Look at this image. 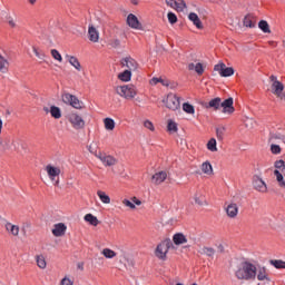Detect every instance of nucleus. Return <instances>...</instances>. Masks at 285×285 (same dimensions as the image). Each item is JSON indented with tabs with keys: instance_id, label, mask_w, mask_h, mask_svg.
<instances>
[{
	"instance_id": "obj_1",
	"label": "nucleus",
	"mask_w": 285,
	"mask_h": 285,
	"mask_svg": "<svg viewBox=\"0 0 285 285\" xmlns=\"http://www.w3.org/2000/svg\"><path fill=\"white\" fill-rule=\"evenodd\" d=\"M235 277L244 282H255L257 279V265L248 261L240 263L235 272Z\"/></svg>"
},
{
	"instance_id": "obj_2",
	"label": "nucleus",
	"mask_w": 285,
	"mask_h": 285,
	"mask_svg": "<svg viewBox=\"0 0 285 285\" xmlns=\"http://www.w3.org/2000/svg\"><path fill=\"white\" fill-rule=\"evenodd\" d=\"M233 104V98H227L222 101V98L217 97L209 100L208 104H205V108H212L213 110H219V108H223L224 115H233V112H235Z\"/></svg>"
},
{
	"instance_id": "obj_3",
	"label": "nucleus",
	"mask_w": 285,
	"mask_h": 285,
	"mask_svg": "<svg viewBox=\"0 0 285 285\" xmlns=\"http://www.w3.org/2000/svg\"><path fill=\"white\" fill-rule=\"evenodd\" d=\"M116 92L119 97H122V99H135V97H137V87H135V85L118 86L116 87Z\"/></svg>"
},
{
	"instance_id": "obj_4",
	"label": "nucleus",
	"mask_w": 285,
	"mask_h": 285,
	"mask_svg": "<svg viewBox=\"0 0 285 285\" xmlns=\"http://www.w3.org/2000/svg\"><path fill=\"white\" fill-rule=\"evenodd\" d=\"M269 80L272 81V85H271L272 95H275V97H277V99H281V101H285L284 83L277 80V77L275 76H271Z\"/></svg>"
},
{
	"instance_id": "obj_5",
	"label": "nucleus",
	"mask_w": 285,
	"mask_h": 285,
	"mask_svg": "<svg viewBox=\"0 0 285 285\" xmlns=\"http://www.w3.org/2000/svg\"><path fill=\"white\" fill-rule=\"evenodd\" d=\"M170 246H173V240H163L160 244L157 245L155 249V255L157 259L161 262H166L168 259V250H170Z\"/></svg>"
},
{
	"instance_id": "obj_6",
	"label": "nucleus",
	"mask_w": 285,
	"mask_h": 285,
	"mask_svg": "<svg viewBox=\"0 0 285 285\" xmlns=\"http://www.w3.org/2000/svg\"><path fill=\"white\" fill-rule=\"evenodd\" d=\"M94 155L97 159H99V161H101L105 168H112V166H117V164H119V160L115 156L108 155L104 151H95Z\"/></svg>"
},
{
	"instance_id": "obj_7",
	"label": "nucleus",
	"mask_w": 285,
	"mask_h": 285,
	"mask_svg": "<svg viewBox=\"0 0 285 285\" xmlns=\"http://www.w3.org/2000/svg\"><path fill=\"white\" fill-rule=\"evenodd\" d=\"M63 104L67 106H71V108H76V110H81L83 108V102L77 98V96L65 92L61 96Z\"/></svg>"
},
{
	"instance_id": "obj_8",
	"label": "nucleus",
	"mask_w": 285,
	"mask_h": 285,
	"mask_svg": "<svg viewBox=\"0 0 285 285\" xmlns=\"http://www.w3.org/2000/svg\"><path fill=\"white\" fill-rule=\"evenodd\" d=\"M163 104L168 110H179L181 108V104L179 102V97L175 94H168L164 99Z\"/></svg>"
},
{
	"instance_id": "obj_9",
	"label": "nucleus",
	"mask_w": 285,
	"mask_h": 285,
	"mask_svg": "<svg viewBox=\"0 0 285 285\" xmlns=\"http://www.w3.org/2000/svg\"><path fill=\"white\" fill-rule=\"evenodd\" d=\"M68 121L75 130H83L86 128V120H83V117L77 112L69 114Z\"/></svg>"
},
{
	"instance_id": "obj_10",
	"label": "nucleus",
	"mask_w": 285,
	"mask_h": 285,
	"mask_svg": "<svg viewBox=\"0 0 285 285\" xmlns=\"http://www.w3.org/2000/svg\"><path fill=\"white\" fill-rule=\"evenodd\" d=\"M120 66L129 72H137L139 63L132 57H125L120 60Z\"/></svg>"
},
{
	"instance_id": "obj_11",
	"label": "nucleus",
	"mask_w": 285,
	"mask_h": 285,
	"mask_svg": "<svg viewBox=\"0 0 285 285\" xmlns=\"http://www.w3.org/2000/svg\"><path fill=\"white\" fill-rule=\"evenodd\" d=\"M49 179L56 181L55 186H59V176L61 175V168L55 167L52 165H47L45 168Z\"/></svg>"
},
{
	"instance_id": "obj_12",
	"label": "nucleus",
	"mask_w": 285,
	"mask_h": 285,
	"mask_svg": "<svg viewBox=\"0 0 285 285\" xmlns=\"http://www.w3.org/2000/svg\"><path fill=\"white\" fill-rule=\"evenodd\" d=\"M165 2L168 8H171V10H175L176 12H184L187 8L186 1L184 0H165Z\"/></svg>"
},
{
	"instance_id": "obj_13",
	"label": "nucleus",
	"mask_w": 285,
	"mask_h": 285,
	"mask_svg": "<svg viewBox=\"0 0 285 285\" xmlns=\"http://www.w3.org/2000/svg\"><path fill=\"white\" fill-rule=\"evenodd\" d=\"M127 26L129 28H132V30H142L144 27L141 26V22L139 21V18L135 16L134 13H129L127 16Z\"/></svg>"
},
{
	"instance_id": "obj_14",
	"label": "nucleus",
	"mask_w": 285,
	"mask_h": 285,
	"mask_svg": "<svg viewBox=\"0 0 285 285\" xmlns=\"http://www.w3.org/2000/svg\"><path fill=\"white\" fill-rule=\"evenodd\" d=\"M225 212L229 219H236L237 215H239V206L236 203H229L225 206Z\"/></svg>"
},
{
	"instance_id": "obj_15",
	"label": "nucleus",
	"mask_w": 285,
	"mask_h": 285,
	"mask_svg": "<svg viewBox=\"0 0 285 285\" xmlns=\"http://www.w3.org/2000/svg\"><path fill=\"white\" fill-rule=\"evenodd\" d=\"M256 278L258 282H271V275L265 266H256Z\"/></svg>"
},
{
	"instance_id": "obj_16",
	"label": "nucleus",
	"mask_w": 285,
	"mask_h": 285,
	"mask_svg": "<svg viewBox=\"0 0 285 285\" xmlns=\"http://www.w3.org/2000/svg\"><path fill=\"white\" fill-rule=\"evenodd\" d=\"M253 187L258 191V193H268V186L266 183L259 178L258 176H254L253 178Z\"/></svg>"
},
{
	"instance_id": "obj_17",
	"label": "nucleus",
	"mask_w": 285,
	"mask_h": 285,
	"mask_svg": "<svg viewBox=\"0 0 285 285\" xmlns=\"http://www.w3.org/2000/svg\"><path fill=\"white\" fill-rule=\"evenodd\" d=\"M66 230H68V226L63 223H58L53 225L51 233L53 237H63V235H66Z\"/></svg>"
},
{
	"instance_id": "obj_18",
	"label": "nucleus",
	"mask_w": 285,
	"mask_h": 285,
	"mask_svg": "<svg viewBox=\"0 0 285 285\" xmlns=\"http://www.w3.org/2000/svg\"><path fill=\"white\" fill-rule=\"evenodd\" d=\"M166 179H168V173L164 170L154 174L151 177V181L156 186H160V184H164Z\"/></svg>"
},
{
	"instance_id": "obj_19",
	"label": "nucleus",
	"mask_w": 285,
	"mask_h": 285,
	"mask_svg": "<svg viewBox=\"0 0 285 285\" xmlns=\"http://www.w3.org/2000/svg\"><path fill=\"white\" fill-rule=\"evenodd\" d=\"M4 228L8 235H11L12 237H19V233H20L19 225H14L10 222H7L4 224Z\"/></svg>"
},
{
	"instance_id": "obj_20",
	"label": "nucleus",
	"mask_w": 285,
	"mask_h": 285,
	"mask_svg": "<svg viewBox=\"0 0 285 285\" xmlns=\"http://www.w3.org/2000/svg\"><path fill=\"white\" fill-rule=\"evenodd\" d=\"M122 204L126 206V208H130V210H135L137 206H141V202L136 196L131 197V200L124 198Z\"/></svg>"
},
{
	"instance_id": "obj_21",
	"label": "nucleus",
	"mask_w": 285,
	"mask_h": 285,
	"mask_svg": "<svg viewBox=\"0 0 285 285\" xmlns=\"http://www.w3.org/2000/svg\"><path fill=\"white\" fill-rule=\"evenodd\" d=\"M65 59H67L68 63L75 68L78 72H81V62H79V58L76 56L66 55Z\"/></svg>"
},
{
	"instance_id": "obj_22",
	"label": "nucleus",
	"mask_w": 285,
	"mask_h": 285,
	"mask_svg": "<svg viewBox=\"0 0 285 285\" xmlns=\"http://www.w3.org/2000/svg\"><path fill=\"white\" fill-rule=\"evenodd\" d=\"M43 111L48 115L50 112L53 119H61V108L52 105L50 108L43 107Z\"/></svg>"
},
{
	"instance_id": "obj_23",
	"label": "nucleus",
	"mask_w": 285,
	"mask_h": 285,
	"mask_svg": "<svg viewBox=\"0 0 285 285\" xmlns=\"http://www.w3.org/2000/svg\"><path fill=\"white\" fill-rule=\"evenodd\" d=\"M173 242L175 246H181L184 244H188V237L184 235V233H176L173 236Z\"/></svg>"
},
{
	"instance_id": "obj_24",
	"label": "nucleus",
	"mask_w": 285,
	"mask_h": 285,
	"mask_svg": "<svg viewBox=\"0 0 285 285\" xmlns=\"http://www.w3.org/2000/svg\"><path fill=\"white\" fill-rule=\"evenodd\" d=\"M200 170H202L203 175H207V177H213L215 175V171L213 169V165L208 160L204 161L200 165Z\"/></svg>"
},
{
	"instance_id": "obj_25",
	"label": "nucleus",
	"mask_w": 285,
	"mask_h": 285,
	"mask_svg": "<svg viewBox=\"0 0 285 285\" xmlns=\"http://www.w3.org/2000/svg\"><path fill=\"white\" fill-rule=\"evenodd\" d=\"M243 26H245V28H255V26H257V18L254 14L245 16Z\"/></svg>"
},
{
	"instance_id": "obj_26",
	"label": "nucleus",
	"mask_w": 285,
	"mask_h": 285,
	"mask_svg": "<svg viewBox=\"0 0 285 285\" xmlns=\"http://www.w3.org/2000/svg\"><path fill=\"white\" fill-rule=\"evenodd\" d=\"M188 19L189 21H191L194 23V26L198 29V30H204V23H202V20L199 19V16H197V13L195 12H190L188 14Z\"/></svg>"
},
{
	"instance_id": "obj_27",
	"label": "nucleus",
	"mask_w": 285,
	"mask_h": 285,
	"mask_svg": "<svg viewBox=\"0 0 285 285\" xmlns=\"http://www.w3.org/2000/svg\"><path fill=\"white\" fill-rule=\"evenodd\" d=\"M88 37L89 41H92V43L99 42V31L94 26H90L88 29Z\"/></svg>"
},
{
	"instance_id": "obj_28",
	"label": "nucleus",
	"mask_w": 285,
	"mask_h": 285,
	"mask_svg": "<svg viewBox=\"0 0 285 285\" xmlns=\"http://www.w3.org/2000/svg\"><path fill=\"white\" fill-rule=\"evenodd\" d=\"M104 126L108 132H112V130H115V126H117V124L115 122V119H112V118H105Z\"/></svg>"
},
{
	"instance_id": "obj_29",
	"label": "nucleus",
	"mask_w": 285,
	"mask_h": 285,
	"mask_svg": "<svg viewBox=\"0 0 285 285\" xmlns=\"http://www.w3.org/2000/svg\"><path fill=\"white\" fill-rule=\"evenodd\" d=\"M36 263H37L38 268H41V271H46L48 263L46 262L45 255H37Z\"/></svg>"
},
{
	"instance_id": "obj_30",
	"label": "nucleus",
	"mask_w": 285,
	"mask_h": 285,
	"mask_svg": "<svg viewBox=\"0 0 285 285\" xmlns=\"http://www.w3.org/2000/svg\"><path fill=\"white\" fill-rule=\"evenodd\" d=\"M194 202L198 206H204L206 204V196L202 191H196L194 195Z\"/></svg>"
},
{
	"instance_id": "obj_31",
	"label": "nucleus",
	"mask_w": 285,
	"mask_h": 285,
	"mask_svg": "<svg viewBox=\"0 0 285 285\" xmlns=\"http://www.w3.org/2000/svg\"><path fill=\"white\" fill-rule=\"evenodd\" d=\"M188 70H195L197 75H204V65H202V62H197V63L191 62L188 65Z\"/></svg>"
},
{
	"instance_id": "obj_32",
	"label": "nucleus",
	"mask_w": 285,
	"mask_h": 285,
	"mask_svg": "<svg viewBox=\"0 0 285 285\" xmlns=\"http://www.w3.org/2000/svg\"><path fill=\"white\" fill-rule=\"evenodd\" d=\"M83 219L87 224H90V226H99V219L92 214L85 215Z\"/></svg>"
},
{
	"instance_id": "obj_33",
	"label": "nucleus",
	"mask_w": 285,
	"mask_h": 285,
	"mask_svg": "<svg viewBox=\"0 0 285 285\" xmlns=\"http://www.w3.org/2000/svg\"><path fill=\"white\" fill-rule=\"evenodd\" d=\"M118 79L125 82L130 81V79H132V71L124 69V71L118 75Z\"/></svg>"
},
{
	"instance_id": "obj_34",
	"label": "nucleus",
	"mask_w": 285,
	"mask_h": 285,
	"mask_svg": "<svg viewBox=\"0 0 285 285\" xmlns=\"http://www.w3.org/2000/svg\"><path fill=\"white\" fill-rule=\"evenodd\" d=\"M216 137H217L218 141H224V137H226V127L218 126L216 128Z\"/></svg>"
},
{
	"instance_id": "obj_35",
	"label": "nucleus",
	"mask_w": 285,
	"mask_h": 285,
	"mask_svg": "<svg viewBox=\"0 0 285 285\" xmlns=\"http://www.w3.org/2000/svg\"><path fill=\"white\" fill-rule=\"evenodd\" d=\"M258 28L262 30V32H265L266 35H271V26L266 20H261L258 22Z\"/></svg>"
},
{
	"instance_id": "obj_36",
	"label": "nucleus",
	"mask_w": 285,
	"mask_h": 285,
	"mask_svg": "<svg viewBox=\"0 0 285 285\" xmlns=\"http://www.w3.org/2000/svg\"><path fill=\"white\" fill-rule=\"evenodd\" d=\"M101 255H104L106 259H114V257H117V253L110 248H104Z\"/></svg>"
},
{
	"instance_id": "obj_37",
	"label": "nucleus",
	"mask_w": 285,
	"mask_h": 285,
	"mask_svg": "<svg viewBox=\"0 0 285 285\" xmlns=\"http://www.w3.org/2000/svg\"><path fill=\"white\" fill-rule=\"evenodd\" d=\"M274 175L276 177V180L278 181V186L281 188H285L284 175H282V173H279V170L277 169L274 170Z\"/></svg>"
},
{
	"instance_id": "obj_38",
	"label": "nucleus",
	"mask_w": 285,
	"mask_h": 285,
	"mask_svg": "<svg viewBox=\"0 0 285 285\" xmlns=\"http://www.w3.org/2000/svg\"><path fill=\"white\" fill-rule=\"evenodd\" d=\"M200 255H207V257L215 256V249L213 247H203L199 249Z\"/></svg>"
},
{
	"instance_id": "obj_39",
	"label": "nucleus",
	"mask_w": 285,
	"mask_h": 285,
	"mask_svg": "<svg viewBox=\"0 0 285 285\" xmlns=\"http://www.w3.org/2000/svg\"><path fill=\"white\" fill-rule=\"evenodd\" d=\"M97 195L102 204H110V196L106 191L98 190Z\"/></svg>"
},
{
	"instance_id": "obj_40",
	"label": "nucleus",
	"mask_w": 285,
	"mask_h": 285,
	"mask_svg": "<svg viewBox=\"0 0 285 285\" xmlns=\"http://www.w3.org/2000/svg\"><path fill=\"white\" fill-rule=\"evenodd\" d=\"M10 63L0 55V72H8Z\"/></svg>"
},
{
	"instance_id": "obj_41",
	"label": "nucleus",
	"mask_w": 285,
	"mask_h": 285,
	"mask_svg": "<svg viewBox=\"0 0 285 285\" xmlns=\"http://www.w3.org/2000/svg\"><path fill=\"white\" fill-rule=\"evenodd\" d=\"M207 150L210 153H217V140L215 138L208 140Z\"/></svg>"
},
{
	"instance_id": "obj_42",
	"label": "nucleus",
	"mask_w": 285,
	"mask_h": 285,
	"mask_svg": "<svg viewBox=\"0 0 285 285\" xmlns=\"http://www.w3.org/2000/svg\"><path fill=\"white\" fill-rule=\"evenodd\" d=\"M50 55L55 61H58V63H61L63 61V57L57 49H51Z\"/></svg>"
},
{
	"instance_id": "obj_43",
	"label": "nucleus",
	"mask_w": 285,
	"mask_h": 285,
	"mask_svg": "<svg viewBox=\"0 0 285 285\" xmlns=\"http://www.w3.org/2000/svg\"><path fill=\"white\" fill-rule=\"evenodd\" d=\"M183 110L187 115H195V106L190 105L189 102L183 104Z\"/></svg>"
},
{
	"instance_id": "obj_44",
	"label": "nucleus",
	"mask_w": 285,
	"mask_h": 285,
	"mask_svg": "<svg viewBox=\"0 0 285 285\" xmlns=\"http://www.w3.org/2000/svg\"><path fill=\"white\" fill-rule=\"evenodd\" d=\"M32 50L36 55V57L40 60V61H46V53L43 51H41L39 48L37 47H32Z\"/></svg>"
},
{
	"instance_id": "obj_45",
	"label": "nucleus",
	"mask_w": 285,
	"mask_h": 285,
	"mask_svg": "<svg viewBox=\"0 0 285 285\" xmlns=\"http://www.w3.org/2000/svg\"><path fill=\"white\" fill-rule=\"evenodd\" d=\"M235 75V69L233 67H226L223 69V72L220 73V77H233Z\"/></svg>"
},
{
	"instance_id": "obj_46",
	"label": "nucleus",
	"mask_w": 285,
	"mask_h": 285,
	"mask_svg": "<svg viewBox=\"0 0 285 285\" xmlns=\"http://www.w3.org/2000/svg\"><path fill=\"white\" fill-rule=\"evenodd\" d=\"M269 264L274 266V268H285V262L282 259H272Z\"/></svg>"
},
{
	"instance_id": "obj_47",
	"label": "nucleus",
	"mask_w": 285,
	"mask_h": 285,
	"mask_svg": "<svg viewBox=\"0 0 285 285\" xmlns=\"http://www.w3.org/2000/svg\"><path fill=\"white\" fill-rule=\"evenodd\" d=\"M177 130H178L177 122H175L174 120H168L167 132H177Z\"/></svg>"
},
{
	"instance_id": "obj_48",
	"label": "nucleus",
	"mask_w": 285,
	"mask_h": 285,
	"mask_svg": "<svg viewBox=\"0 0 285 285\" xmlns=\"http://www.w3.org/2000/svg\"><path fill=\"white\" fill-rule=\"evenodd\" d=\"M59 285H75V281L70 276L66 275L59 283Z\"/></svg>"
},
{
	"instance_id": "obj_49",
	"label": "nucleus",
	"mask_w": 285,
	"mask_h": 285,
	"mask_svg": "<svg viewBox=\"0 0 285 285\" xmlns=\"http://www.w3.org/2000/svg\"><path fill=\"white\" fill-rule=\"evenodd\" d=\"M144 128H146L147 130H150V132H155V124H153V121L150 120L144 121Z\"/></svg>"
},
{
	"instance_id": "obj_50",
	"label": "nucleus",
	"mask_w": 285,
	"mask_h": 285,
	"mask_svg": "<svg viewBox=\"0 0 285 285\" xmlns=\"http://www.w3.org/2000/svg\"><path fill=\"white\" fill-rule=\"evenodd\" d=\"M224 68H226V63L219 62L218 65H215L214 70L222 76Z\"/></svg>"
},
{
	"instance_id": "obj_51",
	"label": "nucleus",
	"mask_w": 285,
	"mask_h": 285,
	"mask_svg": "<svg viewBox=\"0 0 285 285\" xmlns=\"http://www.w3.org/2000/svg\"><path fill=\"white\" fill-rule=\"evenodd\" d=\"M167 19H168L169 23H171V24L177 23V14H175L174 12H169L167 14Z\"/></svg>"
},
{
	"instance_id": "obj_52",
	"label": "nucleus",
	"mask_w": 285,
	"mask_h": 285,
	"mask_svg": "<svg viewBox=\"0 0 285 285\" xmlns=\"http://www.w3.org/2000/svg\"><path fill=\"white\" fill-rule=\"evenodd\" d=\"M271 150L273 155H279V153H282V147H279V145H272Z\"/></svg>"
},
{
	"instance_id": "obj_53",
	"label": "nucleus",
	"mask_w": 285,
	"mask_h": 285,
	"mask_svg": "<svg viewBox=\"0 0 285 285\" xmlns=\"http://www.w3.org/2000/svg\"><path fill=\"white\" fill-rule=\"evenodd\" d=\"M159 83L168 88V86H170V80L160 78Z\"/></svg>"
},
{
	"instance_id": "obj_54",
	"label": "nucleus",
	"mask_w": 285,
	"mask_h": 285,
	"mask_svg": "<svg viewBox=\"0 0 285 285\" xmlns=\"http://www.w3.org/2000/svg\"><path fill=\"white\" fill-rule=\"evenodd\" d=\"M8 23L10 28H17V21H14L12 18H8Z\"/></svg>"
},
{
	"instance_id": "obj_55",
	"label": "nucleus",
	"mask_w": 285,
	"mask_h": 285,
	"mask_svg": "<svg viewBox=\"0 0 285 285\" xmlns=\"http://www.w3.org/2000/svg\"><path fill=\"white\" fill-rule=\"evenodd\" d=\"M285 164H284V160H277L275 163V168H284Z\"/></svg>"
},
{
	"instance_id": "obj_56",
	"label": "nucleus",
	"mask_w": 285,
	"mask_h": 285,
	"mask_svg": "<svg viewBox=\"0 0 285 285\" xmlns=\"http://www.w3.org/2000/svg\"><path fill=\"white\" fill-rule=\"evenodd\" d=\"M160 78H153L149 83L150 86H157L159 83Z\"/></svg>"
},
{
	"instance_id": "obj_57",
	"label": "nucleus",
	"mask_w": 285,
	"mask_h": 285,
	"mask_svg": "<svg viewBox=\"0 0 285 285\" xmlns=\"http://www.w3.org/2000/svg\"><path fill=\"white\" fill-rule=\"evenodd\" d=\"M4 150H8L10 148V141H6L4 145H2Z\"/></svg>"
},
{
	"instance_id": "obj_58",
	"label": "nucleus",
	"mask_w": 285,
	"mask_h": 285,
	"mask_svg": "<svg viewBox=\"0 0 285 285\" xmlns=\"http://www.w3.org/2000/svg\"><path fill=\"white\" fill-rule=\"evenodd\" d=\"M132 6H139V0H129Z\"/></svg>"
},
{
	"instance_id": "obj_59",
	"label": "nucleus",
	"mask_w": 285,
	"mask_h": 285,
	"mask_svg": "<svg viewBox=\"0 0 285 285\" xmlns=\"http://www.w3.org/2000/svg\"><path fill=\"white\" fill-rule=\"evenodd\" d=\"M169 87H170L171 89H175V88H177V83H176V82H169Z\"/></svg>"
},
{
	"instance_id": "obj_60",
	"label": "nucleus",
	"mask_w": 285,
	"mask_h": 285,
	"mask_svg": "<svg viewBox=\"0 0 285 285\" xmlns=\"http://www.w3.org/2000/svg\"><path fill=\"white\" fill-rule=\"evenodd\" d=\"M268 43H269V46H272L273 48H277V42H275V41H269Z\"/></svg>"
},
{
	"instance_id": "obj_61",
	"label": "nucleus",
	"mask_w": 285,
	"mask_h": 285,
	"mask_svg": "<svg viewBox=\"0 0 285 285\" xmlns=\"http://www.w3.org/2000/svg\"><path fill=\"white\" fill-rule=\"evenodd\" d=\"M3 129V120L0 119V135H1V130Z\"/></svg>"
},
{
	"instance_id": "obj_62",
	"label": "nucleus",
	"mask_w": 285,
	"mask_h": 285,
	"mask_svg": "<svg viewBox=\"0 0 285 285\" xmlns=\"http://www.w3.org/2000/svg\"><path fill=\"white\" fill-rule=\"evenodd\" d=\"M28 2L31 4V6H35L37 3V0H28Z\"/></svg>"
},
{
	"instance_id": "obj_63",
	"label": "nucleus",
	"mask_w": 285,
	"mask_h": 285,
	"mask_svg": "<svg viewBox=\"0 0 285 285\" xmlns=\"http://www.w3.org/2000/svg\"><path fill=\"white\" fill-rule=\"evenodd\" d=\"M89 153H95V150H92V146H89Z\"/></svg>"
},
{
	"instance_id": "obj_64",
	"label": "nucleus",
	"mask_w": 285,
	"mask_h": 285,
	"mask_svg": "<svg viewBox=\"0 0 285 285\" xmlns=\"http://www.w3.org/2000/svg\"><path fill=\"white\" fill-rule=\"evenodd\" d=\"M283 173H285V165H284V167H283Z\"/></svg>"
}]
</instances>
